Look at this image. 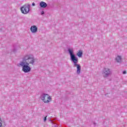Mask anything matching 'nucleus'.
I'll list each match as a JSON object with an SVG mask.
<instances>
[{
  "label": "nucleus",
  "instance_id": "nucleus-1",
  "mask_svg": "<svg viewBox=\"0 0 127 127\" xmlns=\"http://www.w3.org/2000/svg\"><path fill=\"white\" fill-rule=\"evenodd\" d=\"M36 59L34 58V56L32 55H28L24 57L22 59L23 62H27V64L35 65V61Z\"/></svg>",
  "mask_w": 127,
  "mask_h": 127
},
{
  "label": "nucleus",
  "instance_id": "nucleus-2",
  "mask_svg": "<svg viewBox=\"0 0 127 127\" xmlns=\"http://www.w3.org/2000/svg\"><path fill=\"white\" fill-rule=\"evenodd\" d=\"M70 61L73 63L74 67H76V73L78 75L81 73V65L78 64V58L76 57V55L70 57Z\"/></svg>",
  "mask_w": 127,
  "mask_h": 127
},
{
  "label": "nucleus",
  "instance_id": "nucleus-3",
  "mask_svg": "<svg viewBox=\"0 0 127 127\" xmlns=\"http://www.w3.org/2000/svg\"><path fill=\"white\" fill-rule=\"evenodd\" d=\"M17 66L20 67L22 66V70L24 73H28L31 71V67L29 66V64H27V62H20L19 64H18Z\"/></svg>",
  "mask_w": 127,
  "mask_h": 127
},
{
  "label": "nucleus",
  "instance_id": "nucleus-4",
  "mask_svg": "<svg viewBox=\"0 0 127 127\" xmlns=\"http://www.w3.org/2000/svg\"><path fill=\"white\" fill-rule=\"evenodd\" d=\"M20 10L22 13L26 14L27 13H28V12H29V10H30V5L25 4L20 8Z\"/></svg>",
  "mask_w": 127,
  "mask_h": 127
},
{
  "label": "nucleus",
  "instance_id": "nucleus-5",
  "mask_svg": "<svg viewBox=\"0 0 127 127\" xmlns=\"http://www.w3.org/2000/svg\"><path fill=\"white\" fill-rule=\"evenodd\" d=\"M41 99L44 102L48 104L50 101H51V97L49 96V95L47 94L44 93L41 96Z\"/></svg>",
  "mask_w": 127,
  "mask_h": 127
},
{
  "label": "nucleus",
  "instance_id": "nucleus-6",
  "mask_svg": "<svg viewBox=\"0 0 127 127\" xmlns=\"http://www.w3.org/2000/svg\"><path fill=\"white\" fill-rule=\"evenodd\" d=\"M102 75L104 78L109 77L110 75H112V70L108 68H104L102 70Z\"/></svg>",
  "mask_w": 127,
  "mask_h": 127
},
{
  "label": "nucleus",
  "instance_id": "nucleus-7",
  "mask_svg": "<svg viewBox=\"0 0 127 127\" xmlns=\"http://www.w3.org/2000/svg\"><path fill=\"white\" fill-rule=\"evenodd\" d=\"M30 29L32 33H36V32H37V27L35 25L32 26Z\"/></svg>",
  "mask_w": 127,
  "mask_h": 127
},
{
  "label": "nucleus",
  "instance_id": "nucleus-8",
  "mask_svg": "<svg viewBox=\"0 0 127 127\" xmlns=\"http://www.w3.org/2000/svg\"><path fill=\"white\" fill-rule=\"evenodd\" d=\"M40 6L41 7H42L43 8H45V7H47V3L46 2H44V1H41L40 3Z\"/></svg>",
  "mask_w": 127,
  "mask_h": 127
},
{
  "label": "nucleus",
  "instance_id": "nucleus-9",
  "mask_svg": "<svg viewBox=\"0 0 127 127\" xmlns=\"http://www.w3.org/2000/svg\"><path fill=\"white\" fill-rule=\"evenodd\" d=\"M67 51L70 56V57H72V56H75V55L74 54V51H73V50L70 48H68L67 49Z\"/></svg>",
  "mask_w": 127,
  "mask_h": 127
},
{
  "label": "nucleus",
  "instance_id": "nucleus-10",
  "mask_svg": "<svg viewBox=\"0 0 127 127\" xmlns=\"http://www.w3.org/2000/svg\"><path fill=\"white\" fill-rule=\"evenodd\" d=\"M116 61L118 63H121L122 62V57L118 56L116 58Z\"/></svg>",
  "mask_w": 127,
  "mask_h": 127
},
{
  "label": "nucleus",
  "instance_id": "nucleus-11",
  "mask_svg": "<svg viewBox=\"0 0 127 127\" xmlns=\"http://www.w3.org/2000/svg\"><path fill=\"white\" fill-rule=\"evenodd\" d=\"M76 55H77L79 58L82 57V55H83V51L79 50Z\"/></svg>",
  "mask_w": 127,
  "mask_h": 127
},
{
  "label": "nucleus",
  "instance_id": "nucleus-12",
  "mask_svg": "<svg viewBox=\"0 0 127 127\" xmlns=\"http://www.w3.org/2000/svg\"><path fill=\"white\" fill-rule=\"evenodd\" d=\"M47 118V116H46V117L44 118V122H46Z\"/></svg>",
  "mask_w": 127,
  "mask_h": 127
},
{
  "label": "nucleus",
  "instance_id": "nucleus-13",
  "mask_svg": "<svg viewBox=\"0 0 127 127\" xmlns=\"http://www.w3.org/2000/svg\"><path fill=\"white\" fill-rule=\"evenodd\" d=\"M49 121H50V122H51V124H54V122H53V121L52 120H51V119L49 120Z\"/></svg>",
  "mask_w": 127,
  "mask_h": 127
},
{
  "label": "nucleus",
  "instance_id": "nucleus-14",
  "mask_svg": "<svg viewBox=\"0 0 127 127\" xmlns=\"http://www.w3.org/2000/svg\"><path fill=\"white\" fill-rule=\"evenodd\" d=\"M32 5L33 6H35V3L33 2L32 4Z\"/></svg>",
  "mask_w": 127,
  "mask_h": 127
},
{
  "label": "nucleus",
  "instance_id": "nucleus-15",
  "mask_svg": "<svg viewBox=\"0 0 127 127\" xmlns=\"http://www.w3.org/2000/svg\"><path fill=\"white\" fill-rule=\"evenodd\" d=\"M41 15H43V14H44V12L43 11H42L41 12Z\"/></svg>",
  "mask_w": 127,
  "mask_h": 127
},
{
  "label": "nucleus",
  "instance_id": "nucleus-16",
  "mask_svg": "<svg viewBox=\"0 0 127 127\" xmlns=\"http://www.w3.org/2000/svg\"><path fill=\"white\" fill-rule=\"evenodd\" d=\"M123 74H127V71L126 70H124L123 72Z\"/></svg>",
  "mask_w": 127,
  "mask_h": 127
},
{
  "label": "nucleus",
  "instance_id": "nucleus-17",
  "mask_svg": "<svg viewBox=\"0 0 127 127\" xmlns=\"http://www.w3.org/2000/svg\"><path fill=\"white\" fill-rule=\"evenodd\" d=\"M15 51H16V49H14L13 50V52H15Z\"/></svg>",
  "mask_w": 127,
  "mask_h": 127
},
{
  "label": "nucleus",
  "instance_id": "nucleus-18",
  "mask_svg": "<svg viewBox=\"0 0 127 127\" xmlns=\"http://www.w3.org/2000/svg\"><path fill=\"white\" fill-rule=\"evenodd\" d=\"M2 122V121H1V118H0V125H1V122Z\"/></svg>",
  "mask_w": 127,
  "mask_h": 127
},
{
  "label": "nucleus",
  "instance_id": "nucleus-19",
  "mask_svg": "<svg viewBox=\"0 0 127 127\" xmlns=\"http://www.w3.org/2000/svg\"><path fill=\"white\" fill-rule=\"evenodd\" d=\"M0 127H2V124H1Z\"/></svg>",
  "mask_w": 127,
  "mask_h": 127
},
{
  "label": "nucleus",
  "instance_id": "nucleus-20",
  "mask_svg": "<svg viewBox=\"0 0 127 127\" xmlns=\"http://www.w3.org/2000/svg\"><path fill=\"white\" fill-rule=\"evenodd\" d=\"M3 127H5V125H3Z\"/></svg>",
  "mask_w": 127,
  "mask_h": 127
}]
</instances>
